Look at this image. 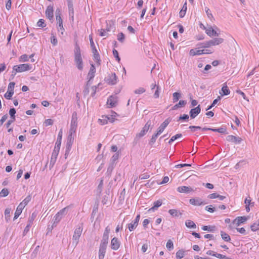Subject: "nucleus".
Instances as JSON below:
<instances>
[{
    "label": "nucleus",
    "mask_w": 259,
    "mask_h": 259,
    "mask_svg": "<svg viewBox=\"0 0 259 259\" xmlns=\"http://www.w3.org/2000/svg\"><path fill=\"white\" fill-rule=\"evenodd\" d=\"M74 61L76 64L77 68L81 70L83 69V62L81 55V51L79 45L75 44L74 48Z\"/></svg>",
    "instance_id": "obj_1"
},
{
    "label": "nucleus",
    "mask_w": 259,
    "mask_h": 259,
    "mask_svg": "<svg viewBox=\"0 0 259 259\" xmlns=\"http://www.w3.org/2000/svg\"><path fill=\"white\" fill-rule=\"evenodd\" d=\"M68 206L65 207L64 208L60 210L54 217L53 227H56L57 224L61 221L62 218L65 216L68 211Z\"/></svg>",
    "instance_id": "obj_2"
},
{
    "label": "nucleus",
    "mask_w": 259,
    "mask_h": 259,
    "mask_svg": "<svg viewBox=\"0 0 259 259\" xmlns=\"http://www.w3.org/2000/svg\"><path fill=\"white\" fill-rule=\"evenodd\" d=\"M224 41V39L222 38H215L210 40L204 42L202 46L200 48H210L213 46L219 45Z\"/></svg>",
    "instance_id": "obj_3"
},
{
    "label": "nucleus",
    "mask_w": 259,
    "mask_h": 259,
    "mask_svg": "<svg viewBox=\"0 0 259 259\" xmlns=\"http://www.w3.org/2000/svg\"><path fill=\"white\" fill-rule=\"evenodd\" d=\"M56 18L57 21V29L59 33L62 35H64L65 29L63 25V20L60 16V12L59 10L56 12Z\"/></svg>",
    "instance_id": "obj_4"
},
{
    "label": "nucleus",
    "mask_w": 259,
    "mask_h": 259,
    "mask_svg": "<svg viewBox=\"0 0 259 259\" xmlns=\"http://www.w3.org/2000/svg\"><path fill=\"white\" fill-rule=\"evenodd\" d=\"M82 232V228L81 226H78L75 228L74 234L72 237V244L76 246L79 242V238Z\"/></svg>",
    "instance_id": "obj_5"
},
{
    "label": "nucleus",
    "mask_w": 259,
    "mask_h": 259,
    "mask_svg": "<svg viewBox=\"0 0 259 259\" xmlns=\"http://www.w3.org/2000/svg\"><path fill=\"white\" fill-rule=\"evenodd\" d=\"M213 52V50L208 49L197 50L196 49H191L190 51L189 54L191 56H195L201 54H209Z\"/></svg>",
    "instance_id": "obj_6"
},
{
    "label": "nucleus",
    "mask_w": 259,
    "mask_h": 259,
    "mask_svg": "<svg viewBox=\"0 0 259 259\" xmlns=\"http://www.w3.org/2000/svg\"><path fill=\"white\" fill-rule=\"evenodd\" d=\"M31 68V65L28 64H22L13 66L14 70L18 72H22L24 71H28L30 70Z\"/></svg>",
    "instance_id": "obj_7"
},
{
    "label": "nucleus",
    "mask_w": 259,
    "mask_h": 259,
    "mask_svg": "<svg viewBox=\"0 0 259 259\" xmlns=\"http://www.w3.org/2000/svg\"><path fill=\"white\" fill-rule=\"evenodd\" d=\"M74 141V137L73 133H69V135L67 138V141L66 143V148L65 151V156L69 153L70 152L72 144Z\"/></svg>",
    "instance_id": "obj_8"
},
{
    "label": "nucleus",
    "mask_w": 259,
    "mask_h": 259,
    "mask_svg": "<svg viewBox=\"0 0 259 259\" xmlns=\"http://www.w3.org/2000/svg\"><path fill=\"white\" fill-rule=\"evenodd\" d=\"M77 126V122L76 114L73 113L72 116L70 128L69 133L74 134L76 132Z\"/></svg>",
    "instance_id": "obj_9"
},
{
    "label": "nucleus",
    "mask_w": 259,
    "mask_h": 259,
    "mask_svg": "<svg viewBox=\"0 0 259 259\" xmlns=\"http://www.w3.org/2000/svg\"><path fill=\"white\" fill-rule=\"evenodd\" d=\"M105 81L109 84L114 85L117 82V77L115 73H111L108 75Z\"/></svg>",
    "instance_id": "obj_10"
},
{
    "label": "nucleus",
    "mask_w": 259,
    "mask_h": 259,
    "mask_svg": "<svg viewBox=\"0 0 259 259\" xmlns=\"http://www.w3.org/2000/svg\"><path fill=\"white\" fill-rule=\"evenodd\" d=\"M56 148V147H55V149L52 154V156L49 164V168L50 169L54 166L55 163H56V159L58 156L59 150H57Z\"/></svg>",
    "instance_id": "obj_11"
},
{
    "label": "nucleus",
    "mask_w": 259,
    "mask_h": 259,
    "mask_svg": "<svg viewBox=\"0 0 259 259\" xmlns=\"http://www.w3.org/2000/svg\"><path fill=\"white\" fill-rule=\"evenodd\" d=\"M189 203L195 206H200L207 204L206 202H205L201 198L199 197L191 198L189 200Z\"/></svg>",
    "instance_id": "obj_12"
},
{
    "label": "nucleus",
    "mask_w": 259,
    "mask_h": 259,
    "mask_svg": "<svg viewBox=\"0 0 259 259\" xmlns=\"http://www.w3.org/2000/svg\"><path fill=\"white\" fill-rule=\"evenodd\" d=\"M140 219V215L138 214L135 218V220L133 221L131 223L129 224L128 225V228L130 231H132L135 230L137 226L138 225V223Z\"/></svg>",
    "instance_id": "obj_13"
},
{
    "label": "nucleus",
    "mask_w": 259,
    "mask_h": 259,
    "mask_svg": "<svg viewBox=\"0 0 259 259\" xmlns=\"http://www.w3.org/2000/svg\"><path fill=\"white\" fill-rule=\"evenodd\" d=\"M117 102V97L116 96H111L107 100V105L108 106V107L112 108L116 105Z\"/></svg>",
    "instance_id": "obj_14"
},
{
    "label": "nucleus",
    "mask_w": 259,
    "mask_h": 259,
    "mask_svg": "<svg viewBox=\"0 0 259 259\" xmlns=\"http://www.w3.org/2000/svg\"><path fill=\"white\" fill-rule=\"evenodd\" d=\"M201 111L200 106L199 105L196 107L191 109L190 111L189 114L191 118H195L200 113Z\"/></svg>",
    "instance_id": "obj_15"
},
{
    "label": "nucleus",
    "mask_w": 259,
    "mask_h": 259,
    "mask_svg": "<svg viewBox=\"0 0 259 259\" xmlns=\"http://www.w3.org/2000/svg\"><path fill=\"white\" fill-rule=\"evenodd\" d=\"M150 126L151 121L149 120L147 122L144 126L143 127L142 130L141 131V132L138 134L137 136H139V137H142L144 136L149 130Z\"/></svg>",
    "instance_id": "obj_16"
},
{
    "label": "nucleus",
    "mask_w": 259,
    "mask_h": 259,
    "mask_svg": "<svg viewBox=\"0 0 259 259\" xmlns=\"http://www.w3.org/2000/svg\"><path fill=\"white\" fill-rule=\"evenodd\" d=\"M226 140L228 142L239 144L242 141V139L240 137H237L233 135H229L226 137Z\"/></svg>",
    "instance_id": "obj_17"
},
{
    "label": "nucleus",
    "mask_w": 259,
    "mask_h": 259,
    "mask_svg": "<svg viewBox=\"0 0 259 259\" xmlns=\"http://www.w3.org/2000/svg\"><path fill=\"white\" fill-rule=\"evenodd\" d=\"M120 241L116 237L112 238L111 241V248L114 250H117L120 246Z\"/></svg>",
    "instance_id": "obj_18"
},
{
    "label": "nucleus",
    "mask_w": 259,
    "mask_h": 259,
    "mask_svg": "<svg viewBox=\"0 0 259 259\" xmlns=\"http://www.w3.org/2000/svg\"><path fill=\"white\" fill-rule=\"evenodd\" d=\"M177 190L180 193H189L192 191H193L192 188L191 187L188 186H181L177 188Z\"/></svg>",
    "instance_id": "obj_19"
},
{
    "label": "nucleus",
    "mask_w": 259,
    "mask_h": 259,
    "mask_svg": "<svg viewBox=\"0 0 259 259\" xmlns=\"http://www.w3.org/2000/svg\"><path fill=\"white\" fill-rule=\"evenodd\" d=\"M95 68L93 65H92V66L90 68V71L88 73V77L89 78V80L87 82V86L88 87L89 84V82L91 79H92L94 76H95Z\"/></svg>",
    "instance_id": "obj_20"
},
{
    "label": "nucleus",
    "mask_w": 259,
    "mask_h": 259,
    "mask_svg": "<svg viewBox=\"0 0 259 259\" xmlns=\"http://www.w3.org/2000/svg\"><path fill=\"white\" fill-rule=\"evenodd\" d=\"M106 246L100 245V248L99 251V259H104L106 253Z\"/></svg>",
    "instance_id": "obj_21"
},
{
    "label": "nucleus",
    "mask_w": 259,
    "mask_h": 259,
    "mask_svg": "<svg viewBox=\"0 0 259 259\" xmlns=\"http://www.w3.org/2000/svg\"><path fill=\"white\" fill-rule=\"evenodd\" d=\"M205 32L209 36H219V33H218L211 27H209L206 29Z\"/></svg>",
    "instance_id": "obj_22"
},
{
    "label": "nucleus",
    "mask_w": 259,
    "mask_h": 259,
    "mask_svg": "<svg viewBox=\"0 0 259 259\" xmlns=\"http://www.w3.org/2000/svg\"><path fill=\"white\" fill-rule=\"evenodd\" d=\"M169 123V120L168 119H165L160 125L158 128V131L161 134L163 132L165 127L168 125Z\"/></svg>",
    "instance_id": "obj_23"
},
{
    "label": "nucleus",
    "mask_w": 259,
    "mask_h": 259,
    "mask_svg": "<svg viewBox=\"0 0 259 259\" xmlns=\"http://www.w3.org/2000/svg\"><path fill=\"white\" fill-rule=\"evenodd\" d=\"M162 204V201L160 200H158L153 203V206L150 208L149 210V212L154 211L156 210L159 206Z\"/></svg>",
    "instance_id": "obj_24"
},
{
    "label": "nucleus",
    "mask_w": 259,
    "mask_h": 259,
    "mask_svg": "<svg viewBox=\"0 0 259 259\" xmlns=\"http://www.w3.org/2000/svg\"><path fill=\"white\" fill-rule=\"evenodd\" d=\"M24 206H22L21 204H19L15 211V215L13 219L14 220H16L19 217L20 214L22 213V211L24 209Z\"/></svg>",
    "instance_id": "obj_25"
},
{
    "label": "nucleus",
    "mask_w": 259,
    "mask_h": 259,
    "mask_svg": "<svg viewBox=\"0 0 259 259\" xmlns=\"http://www.w3.org/2000/svg\"><path fill=\"white\" fill-rule=\"evenodd\" d=\"M230 91L229 89H228V87L227 86V85L225 83H224L223 84V87L222 88L221 92H220V94L222 96H225V95H229L230 94Z\"/></svg>",
    "instance_id": "obj_26"
},
{
    "label": "nucleus",
    "mask_w": 259,
    "mask_h": 259,
    "mask_svg": "<svg viewBox=\"0 0 259 259\" xmlns=\"http://www.w3.org/2000/svg\"><path fill=\"white\" fill-rule=\"evenodd\" d=\"M46 15L47 17L50 20H51L53 17V8L51 7H48L46 11Z\"/></svg>",
    "instance_id": "obj_27"
},
{
    "label": "nucleus",
    "mask_w": 259,
    "mask_h": 259,
    "mask_svg": "<svg viewBox=\"0 0 259 259\" xmlns=\"http://www.w3.org/2000/svg\"><path fill=\"white\" fill-rule=\"evenodd\" d=\"M186 104H187V102L186 101L180 100L178 104H176L172 107L171 109L173 110H176L179 108L185 106L186 105Z\"/></svg>",
    "instance_id": "obj_28"
},
{
    "label": "nucleus",
    "mask_w": 259,
    "mask_h": 259,
    "mask_svg": "<svg viewBox=\"0 0 259 259\" xmlns=\"http://www.w3.org/2000/svg\"><path fill=\"white\" fill-rule=\"evenodd\" d=\"M247 219L246 217H238L235 220V221L236 222V225L238 226L240 224L246 222Z\"/></svg>",
    "instance_id": "obj_29"
},
{
    "label": "nucleus",
    "mask_w": 259,
    "mask_h": 259,
    "mask_svg": "<svg viewBox=\"0 0 259 259\" xmlns=\"http://www.w3.org/2000/svg\"><path fill=\"white\" fill-rule=\"evenodd\" d=\"M186 5H187V4H186V2H185V3L184 4V5L183 6L182 9H181V10L179 14H180V17L181 18L184 17L186 14V11H187V6Z\"/></svg>",
    "instance_id": "obj_30"
},
{
    "label": "nucleus",
    "mask_w": 259,
    "mask_h": 259,
    "mask_svg": "<svg viewBox=\"0 0 259 259\" xmlns=\"http://www.w3.org/2000/svg\"><path fill=\"white\" fill-rule=\"evenodd\" d=\"M252 231L255 232L259 230V219L254 222L250 227Z\"/></svg>",
    "instance_id": "obj_31"
},
{
    "label": "nucleus",
    "mask_w": 259,
    "mask_h": 259,
    "mask_svg": "<svg viewBox=\"0 0 259 259\" xmlns=\"http://www.w3.org/2000/svg\"><path fill=\"white\" fill-rule=\"evenodd\" d=\"M31 197L30 195L27 196L22 202H21L20 204H21L22 206H24V207H25L26 205H27V204L30 202L31 200Z\"/></svg>",
    "instance_id": "obj_32"
},
{
    "label": "nucleus",
    "mask_w": 259,
    "mask_h": 259,
    "mask_svg": "<svg viewBox=\"0 0 259 259\" xmlns=\"http://www.w3.org/2000/svg\"><path fill=\"white\" fill-rule=\"evenodd\" d=\"M185 225L188 228H189L195 229L196 228V226L195 224L193 221H192L191 220L186 221L185 222Z\"/></svg>",
    "instance_id": "obj_33"
},
{
    "label": "nucleus",
    "mask_w": 259,
    "mask_h": 259,
    "mask_svg": "<svg viewBox=\"0 0 259 259\" xmlns=\"http://www.w3.org/2000/svg\"><path fill=\"white\" fill-rule=\"evenodd\" d=\"M221 235L222 239L225 241H230L231 240L230 237L228 234L223 231L221 232Z\"/></svg>",
    "instance_id": "obj_34"
},
{
    "label": "nucleus",
    "mask_w": 259,
    "mask_h": 259,
    "mask_svg": "<svg viewBox=\"0 0 259 259\" xmlns=\"http://www.w3.org/2000/svg\"><path fill=\"white\" fill-rule=\"evenodd\" d=\"M169 213L174 217H179V215H181L182 213L179 212L178 210L175 209H169L168 210Z\"/></svg>",
    "instance_id": "obj_35"
},
{
    "label": "nucleus",
    "mask_w": 259,
    "mask_h": 259,
    "mask_svg": "<svg viewBox=\"0 0 259 259\" xmlns=\"http://www.w3.org/2000/svg\"><path fill=\"white\" fill-rule=\"evenodd\" d=\"M172 96L173 102L175 103L181 98V94L180 93L175 92L172 94Z\"/></svg>",
    "instance_id": "obj_36"
},
{
    "label": "nucleus",
    "mask_w": 259,
    "mask_h": 259,
    "mask_svg": "<svg viewBox=\"0 0 259 259\" xmlns=\"http://www.w3.org/2000/svg\"><path fill=\"white\" fill-rule=\"evenodd\" d=\"M215 227L212 226H204L202 229L204 231H208L209 232H214L215 230Z\"/></svg>",
    "instance_id": "obj_37"
},
{
    "label": "nucleus",
    "mask_w": 259,
    "mask_h": 259,
    "mask_svg": "<svg viewBox=\"0 0 259 259\" xmlns=\"http://www.w3.org/2000/svg\"><path fill=\"white\" fill-rule=\"evenodd\" d=\"M11 211V209L9 208H6L5 210V219L7 222H8L10 220Z\"/></svg>",
    "instance_id": "obj_38"
},
{
    "label": "nucleus",
    "mask_w": 259,
    "mask_h": 259,
    "mask_svg": "<svg viewBox=\"0 0 259 259\" xmlns=\"http://www.w3.org/2000/svg\"><path fill=\"white\" fill-rule=\"evenodd\" d=\"M62 136V132L60 131V132L59 133L58 136L57 141L56 142V144H57V147L58 148V150L59 149V148H60L59 146H60L61 143Z\"/></svg>",
    "instance_id": "obj_39"
},
{
    "label": "nucleus",
    "mask_w": 259,
    "mask_h": 259,
    "mask_svg": "<svg viewBox=\"0 0 259 259\" xmlns=\"http://www.w3.org/2000/svg\"><path fill=\"white\" fill-rule=\"evenodd\" d=\"M166 248L168 250H171L174 249V243L171 240H168L166 244Z\"/></svg>",
    "instance_id": "obj_40"
},
{
    "label": "nucleus",
    "mask_w": 259,
    "mask_h": 259,
    "mask_svg": "<svg viewBox=\"0 0 259 259\" xmlns=\"http://www.w3.org/2000/svg\"><path fill=\"white\" fill-rule=\"evenodd\" d=\"M185 252L182 250H179L176 253V257L179 259L183 258Z\"/></svg>",
    "instance_id": "obj_41"
},
{
    "label": "nucleus",
    "mask_w": 259,
    "mask_h": 259,
    "mask_svg": "<svg viewBox=\"0 0 259 259\" xmlns=\"http://www.w3.org/2000/svg\"><path fill=\"white\" fill-rule=\"evenodd\" d=\"M9 192L6 188H4L0 192V197H6L9 195Z\"/></svg>",
    "instance_id": "obj_42"
},
{
    "label": "nucleus",
    "mask_w": 259,
    "mask_h": 259,
    "mask_svg": "<svg viewBox=\"0 0 259 259\" xmlns=\"http://www.w3.org/2000/svg\"><path fill=\"white\" fill-rule=\"evenodd\" d=\"M182 137V135L181 134H178L175 136H172L171 139L169 140L168 143L171 144L172 142L177 140L179 138H181Z\"/></svg>",
    "instance_id": "obj_43"
},
{
    "label": "nucleus",
    "mask_w": 259,
    "mask_h": 259,
    "mask_svg": "<svg viewBox=\"0 0 259 259\" xmlns=\"http://www.w3.org/2000/svg\"><path fill=\"white\" fill-rule=\"evenodd\" d=\"M125 36L123 33L120 32L117 35V39L121 42H123L124 41Z\"/></svg>",
    "instance_id": "obj_44"
},
{
    "label": "nucleus",
    "mask_w": 259,
    "mask_h": 259,
    "mask_svg": "<svg viewBox=\"0 0 259 259\" xmlns=\"http://www.w3.org/2000/svg\"><path fill=\"white\" fill-rule=\"evenodd\" d=\"M212 131L224 134L225 133V132H226V129L224 127H221L219 128H213V130H212Z\"/></svg>",
    "instance_id": "obj_45"
},
{
    "label": "nucleus",
    "mask_w": 259,
    "mask_h": 259,
    "mask_svg": "<svg viewBox=\"0 0 259 259\" xmlns=\"http://www.w3.org/2000/svg\"><path fill=\"white\" fill-rule=\"evenodd\" d=\"M108 243V238L102 237V239L100 245L107 246Z\"/></svg>",
    "instance_id": "obj_46"
},
{
    "label": "nucleus",
    "mask_w": 259,
    "mask_h": 259,
    "mask_svg": "<svg viewBox=\"0 0 259 259\" xmlns=\"http://www.w3.org/2000/svg\"><path fill=\"white\" fill-rule=\"evenodd\" d=\"M110 231V229L109 228V226H107L104 231V232L103 233V237H107L109 238V235Z\"/></svg>",
    "instance_id": "obj_47"
},
{
    "label": "nucleus",
    "mask_w": 259,
    "mask_h": 259,
    "mask_svg": "<svg viewBox=\"0 0 259 259\" xmlns=\"http://www.w3.org/2000/svg\"><path fill=\"white\" fill-rule=\"evenodd\" d=\"M14 94V92L7 91V92L5 94L4 97L7 99H11L12 96Z\"/></svg>",
    "instance_id": "obj_48"
},
{
    "label": "nucleus",
    "mask_w": 259,
    "mask_h": 259,
    "mask_svg": "<svg viewBox=\"0 0 259 259\" xmlns=\"http://www.w3.org/2000/svg\"><path fill=\"white\" fill-rule=\"evenodd\" d=\"M37 25L38 27H45L46 25L45 23V20L44 19H40L38 20L37 23Z\"/></svg>",
    "instance_id": "obj_49"
},
{
    "label": "nucleus",
    "mask_w": 259,
    "mask_h": 259,
    "mask_svg": "<svg viewBox=\"0 0 259 259\" xmlns=\"http://www.w3.org/2000/svg\"><path fill=\"white\" fill-rule=\"evenodd\" d=\"M99 121L102 125L107 124L108 122L106 120V116L103 115L101 118L99 119Z\"/></svg>",
    "instance_id": "obj_50"
},
{
    "label": "nucleus",
    "mask_w": 259,
    "mask_h": 259,
    "mask_svg": "<svg viewBox=\"0 0 259 259\" xmlns=\"http://www.w3.org/2000/svg\"><path fill=\"white\" fill-rule=\"evenodd\" d=\"M113 55L114 56V57L116 58V60L119 62L120 61V58L119 57L118 51L115 50L113 49Z\"/></svg>",
    "instance_id": "obj_51"
},
{
    "label": "nucleus",
    "mask_w": 259,
    "mask_h": 259,
    "mask_svg": "<svg viewBox=\"0 0 259 259\" xmlns=\"http://www.w3.org/2000/svg\"><path fill=\"white\" fill-rule=\"evenodd\" d=\"M205 209L209 212H213L215 210V208L214 207H212V205L206 206L205 208Z\"/></svg>",
    "instance_id": "obj_52"
},
{
    "label": "nucleus",
    "mask_w": 259,
    "mask_h": 259,
    "mask_svg": "<svg viewBox=\"0 0 259 259\" xmlns=\"http://www.w3.org/2000/svg\"><path fill=\"white\" fill-rule=\"evenodd\" d=\"M16 110L14 108H11L9 110V114L10 115L11 118L15 119Z\"/></svg>",
    "instance_id": "obj_53"
},
{
    "label": "nucleus",
    "mask_w": 259,
    "mask_h": 259,
    "mask_svg": "<svg viewBox=\"0 0 259 259\" xmlns=\"http://www.w3.org/2000/svg\"><path fill=\"white\" fill-rule=\"evenodd\" d=\"M15 83L14 82H11L8 87V91L14 92V89Z\"/></svg>",
    "instance_id": "obj_54"
},
{
    "label": "nucleus",
    "mask_w": 259,
    "mask_h": 259,
    "mask_svg": "<svg viewBox=\"0 0 259 259\" xmlns=\"http://www.w3.org/2000/svg\"><path fill=\"white\" fill-rule=\"evenodd\" d=\"M28 60H29V57L26 54L22 55L20 57V60H19V61H21V62H26V61H28Z\"/></svg>",
    "instance_id": "obj_55"
},
{
    "label": "nucleus",
    "mask_w": 259,
    "mask_h": 259,
    "mask_svg": "<svg viewBox=\"0 0 259 259\" xmlns=\"http://www.w3.org/2000/svg\"><path fill=\"white\" fill-rule=\"evenodd\" d=\"M205 12L207 14L208 18L210 19H211L212 18H213V16H212V14L211 13V12H210V10H209V9L206 7L205 8Z\"/></svg>",
    "instance_id": "obj_56"
},
{
    "label": "nucleus",
    "mask_w": 259,
    "mask_h": 259,
    "mask_svg": "<svg viewBox=\"0 0 259 259\" xmlns=\"http://www.w3.org/2000/svg\"><path fill=\"white\" fill-rule=\"evenodd\" d=\"M106 116V120L110 123H113L115 121L114 117H112L110 114L105 115Z\"/></svg>",
    "instance_id": "obj_57"
},
{
    "label": "nucleus",
    "mask_w": 259,
    "mask_h": 259,
    "mask_svg": "<svg viewBox=\"0 0 259 259\" xmlns=\"http://www.w3.org/2000/svg\"><path fill=\"white\" fill-rule=\"evenodd\" d=\"M145 92V90L143 88H139V89L136 90L134 91V93L136 94H141Z\"/></svg>",
    "instance_id": "obj_58"
},
{
    "label": "nucleus",
    "mask_w": 259,
    "mask_h": 259,
    "mask_svg": "<svg viewBox=\"0 0 259 259\" xmlns=\"http://www.w3.org/2000/svg\"><path fill=\"white\" fill-rule=\"evenodd\" d=\"M53 120L52 119H47L45 120L44 124L45 126H47L49 125H52L53 124Z\"/></svg>",
    "instance_id": "obj_59"
},
{
    "label": "nucleus",
    "mask_w": 259,
    "mask_h": 259,
    "mask_svg": "<svg viewBox=\"0 0 259 259\" xmlns=\"http://www.w3.org/2000/svg\"><path fill=\"white\" fill-rule=\"evenodd\" d=\"M215 257L220 258V259H231L226 255L220 254V253H217V254H215Z\"/></svg>",
    "instance_id": "obj_60"
},
{
    "label": "nucleus",
    "mask_w": 259,
    "mask_h": 259,
    "mask_svg": "<svg viewBox=\"0 0 259 259\" xmlns=\"http://www.w3.org/2000/svg\"><path fill=\"white\" fill-rule=\"evenodd\" d=\"M51 42L54 46H56L58 44V40L55 36H52L51 38Z\"/></svg>",
    "instance_id": "obj_61"
},
{
    "label": "nucleus",
    "mask_w": 259,
    "mask_h": 259,
    "mask_svg": "<svg viewBox=\"0 0 259 259\" xmlns=\"http://www.w3.org/2000/svg\"><path fill=\"white\" fill-rule=\"evenodd\" d=\"M103 186V180H101L98 186V191L99 193H101Z\"/></svg>",
    "instance_id": "obj_62"
},
{
    "label": "nucleus",
    "mask_w": 259,
    "mask_h": 259,
    "mask_svg": "<svg viewBox=\"0 0 259 259\" xmlns=\"http://www.w3.org/2000/svg\"><path fill=\"white\" fill-rule=\"evenodd\" d=\"M8 118V115L6 114L4 115L0 120V127L3 125L4 122Z\"/></svg>",
    "instance_id": "obj_63"
},
{
    "label": "nucleus",
    "mask_w": 259,
    "mask_h": 259,
    "mask_svg": "<svg viewBox=\"0 0 259 259\" xmlns=\"http://www.w3.org/2000/svg\"><path fill=\"white\" fill-rule=\"evenodd\" d=\"M119 158V154L118 153H115L111 158V160L112 162H114L116 160H117Z\"/></svg>",
    "instance_id": "obj_64"
}]
</instances>
